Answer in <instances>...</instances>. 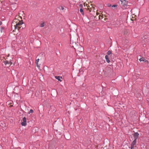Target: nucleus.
<instances>
[{
  "mask_svg": "<svg viewBox=\"0 0 149 149\" xmlns=\"http://www.w3.org/2000/svg\"><path fill=\"white\" fill-rule=\"evenodd\" d=\"M19 18L21 19L20 20L15 18L12 22V29L13 28L14 29L13 31V32L16 31L17 30V31H19L25 27V24L23 22L22 18L20 17Z\"/></svg>",
  "mask_w": 149,
  "mask_h": 149,
  "instance_id": "nucleus-1",
  "label": "nucleus"
},
{
  "mask_svg": "<svg viewBox=\"0 0 149 149\" xmlns=\"http://www.w3.org/2000/svg\"><path fill=\"white\" fill-rule=\"evenodd\" d=\"M120 6L123 9L128 8L130 5V3H129L130 4H128V3L127 1L126 0H120Z\"/></svg>",
  "mask_w": 149,
  "mask_h": 149,
  "instance_id": "nucleus-2",
  "label": "nucleus"
},
{
  "mask_svg": "<svg viewBox=\"0 0 149 149\" xmlns=\"http://www.w3.org/2000/svg\"><path fill=\"white\" fill-rule=\"evenodd\" d=\"M91 7L90 8H89L88 9V10L90 12L92 11V10H93V13H92V14L95 15V12H97V10H96L95 8V6H93L92 5H91Z\"/></svg>",
  "mask_w": 149,
  "mask_h": 149,
  "instance_id": "nucleus-3",
  "label": "nucleus"
},
{
  "mask_svg": "<svg viewBox=\"0 0 149 149\" xmlns=\"http://www.w3.org/2000/svg\"><path fill=\"white\" fill-rule=\"evenodd\" d=\"M95 14L96 15V16H95V18L96 19H98L99 20L101 19H102L103 18V16L102 15H101V14H100L97 12H96L95 13Z\"/></svg>",
  "mask_w": 149,
  "mask_h": 149,
  "instance_id": "nucleus-4",
  "label": "nucleus"
},
{
  "mask_svg": "<svg viewBox=\"0 0 149 149\" xmlns=\"http://www.w3.org/2000/svg\"><path fill=\"white\" fill-rule=\"evenodd\" d=\"M84 6L87 7V8H85L87 10H88V9L89 8H90L91 7V5H92V4H90L89 2L88 1H86L84 3Z\"/></svg>",
  "mask_w": 149,
  "mask_h": 149,
  "instance_id": "nucleus-5",
  "label": "nucleus"
},
{
  "mask_svg": "<svg viewBox=\"0 0 149 149\" xmlns=\"http://www.w3.org/2000/svg\"><path fill=\"white\" fill-rule=\"evenodd\" d=\"M23 122H22L21 123V125L22 126H25L26 125V118L25 117H24L23 118Z\"/></svg>",
  "mask_w": 149,
  "mask_h": 149,
  "instance_id": "nucleus-6",
  "label": "nucleus"
},
{
  "mask_svg": "<svg viewBox=\"0 0 149 149\" xmlns=\"http://www.w3.org/2000/svg\"><path fill=\"white\" fill-rule=\"evenodd\" d=\"M139 134L137 132L135 133L133 135V136L134 138V140H136L139 137Z\"/></svg>",
  "mask_w": 149,
  "mask_h": 149,
  "instance_id": "nucleus-7",
  "label": "nucleus"
},
{
  "mask_svg": "<svg viewBox=\"0 0 149 149\" xmlns=\"http://www.w3.org/2000/svg\"><path fill=\"white\" fill-rule=\"evenodd\" d=\"M136 140H134L132 142L131 146V149H133L134 148V146L136 145Z\"/></svg>",
  "mask_w": 149,
  "mask_h": 149,
  "instance_id": "nucleus-8",
  "label": "nucleus"
},
{
  "mask_svg": "<svg viewBox=\"0 0 149 149\" xmlns=\"http://www.w3.org/2000/svg\"><path fill=\"white\" fill-rule=\"evenodd\" d=\"M39 61V59L38 58L37 59H36V63L37 65V66L38 67V68L39 69L40 68V64H39L38 63Z\"/></svg>",
  "mask_w": 149,
  "mask_h": 149,
  "instance_id": "nucleus-9",
  "label": "nucleus"
},
{
  "mask_svg": "<svg viewBox=\"0 0 149 149\" xmlns=\"http://www.w3.org/2000/svg\"><path fill=\"white\" fill-rule=\"evenodd\" d=\"M139 60L140 62L143 61L144 62H147V63L148 62V61L147 60L145 59L143 57L140 58Z\"/></svg>",
  "mask_w": 149,
  "mask_h": 149,
  "instance_id": "nucleus-10",
  "label": "nucleus"
},
{
  "mask_svg": "<svg viewBox=\"0 0 149 149\" xmlns=\"http://www.w3.org/2000/svg\"><path fill=\"white\" fill-rule=\"evenodd\" d=\"M55 78L61 82L62 81V80L61 79H62V77H60L59 76H56L55 77Z\"/></svg>",
  "mask_w": 149,
  "mask_h": 149,
  "instance_id": "nucleus-11",
  "label": "nucleus"
},
{
  "mask_svg": "<svg viewBox=\"0 0 149 149\" xmlns=\"http://www.w3.org/2000/svg\"><path fill=\"white\" fill-rule=\"evenodd\" d=\"M105 58L106 59L107 62L108 63H109L110 62V61L109 60L108 56L107 55H106L105 56Z\"/></svg>",
  "mask_w": 149,
  "mask_h": 149,
  "instance_id": "nucleus-12",
  "label": "nucleus"
},
{
  "mask_svg": "<svg viewBox=\"0 0 149 149\" xmlns=\"http://www.w3.org/2000/svg\"><path fill=\"white\" fill-rule=\"evenodd\" d=\"M12 63H13V62L12 61H11V60H10V61H7L6 64H10V65H12Z\"/></svg>",
  "mask_w": 149,
  "mask_h": 149,
  "instance_id": "nucleus-13",
  "label": "nucleus"
},
{
  "mask_svg": "<svg viewBox=\"0 0 149 149\" xmlns=\"http://www.w3.org/2000/svg\"><path fill=\"white\" fill-rule=\"evenodd\" d=\"M80 12L81 13V14L83 15H84V12L83 10L81 8L80 9Z\"/></svg>",
  "mask_w": 149,
  "mask_h": 149,
  "instance_id": "nucleus-14",
  "label": "nucleus"
},
{
  "mask_svg": "<svg viewBox=\"0 0 149 149\" xmlns=\"http://www.w3.org/2000/svg\"><path fill=\"white\" fill-rule=\"evenodd\" d=\"M8 106L9 107H10L13 106V104L11 103H10L8 104Z\"/></svg>",
  "mask_w": 149,
  "mask_h": 149,
  "instance_id": "nucleus-15",
  "label": "nucleus"
},
{
  "mask_svg": "<svg viewBox=\"0 0 149 149\" xmlns=\"http://www.w3.org/2000/svg\"><path fill=\"white\" fill-rule=\"evenodd\" d=\"M45 26V23L44 22H43L41 23L40 24V27H44Z\"/></svg>",
  "mask_w": 149,
  "mask_h": 149,
  "instance_id": "nucleus-16",
  "label": "nucleus"
},
{
  "mask_svg": "<svg viewBox=\"0 0 149 149\" xmlns=\"http://www.w3.org/2000/svg\"><path fill=\"white\" fill-rule=\"evenodd\" d=\"M33 110L32 109H31L30 110L29 112V113L30 114V113H33Z\"/></svg>",
  "mask_w": 149,
  "mask_h": 149,
  "instance_id": "nucleus-17",
  "label": "nucleus"
},
{
  "mask_svg": "<svg viewBox=\"0 0 149 149\" xmlns=\"http://www.w3.org/2000/svg\"><path fill=\"white\" fill-rule=\"evenodd\" d=\"M132 18H134V19H136V15H132Z\"/></svg>",
  "mask_w": 149,
  "mask_h": 149,
  "instance_id": "nucleus-18",
  "label": "nucleus"
},
{
  "mask_svg": "<svg viewBox=\"0 0 149 149\" xmlns=\"http://www.w3.org/2000/svg\"><path fill=\"white\" fill-rule=\"evenodd\" d=\"M111 54V52L110 51H109L107 52V54L108 55H109Z\"/></svg>",
  "mask_w": 149,
  "mask_h": 149,
  "instance_id": "nucleus-19",
  "label": "nucleus"
},
{
  "mask_svg": "<svg viewBox=\"0 0 149 149\" xmlns=\"http://www.w3.org/2000/svg\"><path fill=\"white\" fill-rule=\"evenodd\" d=\"M61 10H63L64 9V8L63 6H61Z\"/></svg>",
  "mask_w": 149,
  "mask_h": 149,
  "instance_id": "nucleus-20",
  "label": "nucleus"
},
{
  "mask_svg": "<svg viewBox=\"0 0 149 149\" xmlns=\"http://www.w3.org/2000/svg\"><path fill=\"white\" fill-rule=\"evenodd\" d=\"M117 6L116 5H113L112 6V7H115Z\"/></svg>",
  "mask_w": 149,
  "mask_h": 149,
  "instance_id": "nucleus-21",
  "label": "nucleus"
},
{
  "mask_svg": "<svg viewBox=\"0 0 149 149\" xmlns=\"http://www.w3.org/2000/svg\"><path fill=\"white\" fill-rule=\"evenodd\" d=\"M2 24V22L0 21V25Z\"/></svg>",
  "mask_w": 149,
  "mask_h": 149,
  "instance_id": "nucleus-22",
  "label": "nucleus"
},
{
  "mask_svg": "<svg viewBox=\"0 0 149 149\" xmlns=\"http://www.w3.org/2000/svg\"><path fill=\"white\" fill-rule=\"evenodd\" d=\"M80 50H82V49H80Z\"/></svg>",
  "mask_w": 149,
  "mask_h": 149,
  "instance_id": "nucleus-23",
  "label": "nucleus"
},
{
  "mask_svg": "<svg viewBox=\"0 0 149 149\" xmlns=\"http://www.w3.org/2000/svg\"><path fill=\"white\" fill-rule=\"evenodd\" d=\"M93 11V10H92V11H91V12H92Z\"/></svg>",
  "mask_w": 149,
  "mask_h": 149,
  "instance_id": "nucleus-24",
  "label": "nucleus"
}]
</instances>
